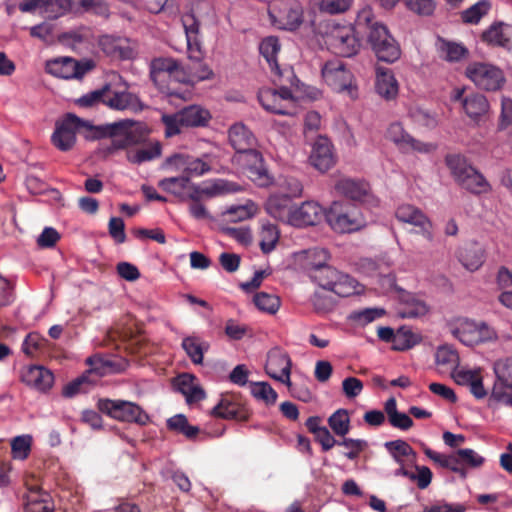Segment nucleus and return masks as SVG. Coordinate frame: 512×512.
<instances>
[{
    "instance_id": "3",
    "label": "nucleus",
    "mask_w": 512,
    "mask_h": 512,
    "mask_svg": "<svg viewBox=\"0 0 512 512\" xmlns=\"http://www.w3.org/2000/svg\"><path fill=\"white\" fill-rule=\"evenodd\" d=\"M456 183L470 193L479 195L491 191V185L485 177L459 154H450L445 158Z\"/></svg>"
},
{
    "instance_id": "17",
    "label": "nucleus",
    "mask_w": 512,
    "mask_h": 512,
    "mask_svg": "<svg viewBox=\"0 0 512 512\" xmlns=\"http://www.w3.org/2000/svg\"><path fill=\"white\" fill-rule=\"evenodd\" d=\"M224 182L217 181L209 186L205 187H191L188 192V198L191 200L188 210L190 215L196 220L208 219L209 213L206 207L201 203L203 197H214L221 194L224 191Z\"/></svg>"
},
{
    "instance_id": "18",
    "label": "nucleus",
    "mask_w": 512,
    "mask_h": 512,
    "mask_svg": "<svg viewBox=\"0 0 512 512\" xmlns=\"http://www.w3.org/2000/svg\"><path fill=\"white\" fill-rule=\"evenodd\" d=\"M237 161L243 164L248 177L257 185L267 186L270 183L271 179L265 168L263 156L255 147L237 155Z\"/></svg>"
},
{
    "instance_id": "26",
    "label": "nucleus",
    "mask_w": 512,
    "mask_h": 512,
    "mask_svg": "<svg viewBox=\"0 0 512 512\" xmlns=\"http://www.w3.org/2000/svg\"><path fill=\"white\" fill-rule=\"evenodd\" d=\"M376 92L386 100H393L398 95V82L391 69L377 66L376 67Z\"/></svg>"
},
{
    "instance_id": "45",
    "label": "nucleus",
    "mask_w": 512,
    "mask_h": 512,
    "mask_svg": "<svg viewBox=\"0 0 512 512\" xmlns=\"http://www.w3.org/2000/svg\"><path fill=\"white\" fill-rule=\"evenodd\" d=\"M72 7L71 0H42L40 14L47 19H57Z\"/></svg>"
},
{
    "instance_id": "54",
    "label": "nucleus",
    "mask_w": 512,
    "mask_h": 512,
    "mask_svg": "<svg viewBox=\"0 0 512 512\" xmlns=\"http://www.w3.org/2000/svg\"><path fill=\"white\" fill-rule=\"evenodd\" d=\"M428 312V307L424 301L410 297L403 303L399 313L403 318H417L424 316Z\"/></svg>"
},
{
    "instance_id": "33",
    "label": "nucleus",
    "mask_w": 512,
    "mask_h": 512,
    "mask_svg": "<svg viewBox=\"0 0 512 512\" xmlns=\"http://www.w3.org/2000/svg\"><path fill=\"white\" fill-rule=\"evenodd\" d=\"M294 206L291 205V199L281 194L269 197L266 203V211L273 218L280 221L291 222V216Z\"/></svg>"
},
{
    "instance_id": "51",
    "label": "nucleus",
    "mask_w": 512,
    "mask_h": 512,
    "mask_svg": "<svg viewBox=\"0 0 512 512\" xmlns=\"http://www.w3.org/2000/svg\"><path fill=\"white\" fill-rule=\"evenodd\" d=\"M440 51L443 58L449 62H458L465 58L468 50L462 44L441 40Z\"/></svg>"
},
{
    "instance_id": "23",
    "label": "nucleus",
    "mask_w": 512,
    "mask_h": 512,
    "mask_svg": "<svg viewBox=\"0 0 512 512\" xmlns=\"http://www.w3.org/2000/svg\"><path fill=\"white\" fill-rule=\"evenodd\" d=\"M310 163L320 172H326L335 163L332 144L326 137L319 136L315 141L310 157Z\"/></svg>"
},
{
    "instance_id": "11",
    "label": "nucleus",
    "mask_w": 512,
    "mask_h": 512,
    "mask_svg": "<svg viewBox=\"0 0 512 512\" xmlns=\"http://www.w3.org/2000/svg\"><path fill=\"white\" fill-rule=\"evenodd\" d=\"M94 67L95 63L91 59L78 61L71 57H63L48 61L46 70L55 77L68 80L82 79Z\"/></svg>"
},
{
    "instance_id": "43",
    "label": "nucleus",
    "mask_w": 512,
    "mask_h": 512,
    "mask_svg": "<svg viewBox=\"0 0 512 512\" xmlns=\"http://www.w3.org/2000/svg\"><path fill=\"white\" fill-rule=\"evenodd\" d=\"M96 384V378L89 377L85 372L79 377L67 383L62 389V395L72 398L80 393H85Z\"/></svg>"
},
{
    "instance_id": "34",
    "label": "nucleus",
    "mask_w": 512,
    "mask_h": 512,
    "mask_svg": "<svg viewBox=\"0 0 512 512\" xmlns=\"http://www.w3.org/2000/svg\"><path fill=\"white\" fill-rule=\"evenodd\" d=\"M24 511L54 512V505L48 493L39 489H32L25 498Z\"/></svg>"
},
{
    "instance_id": "46",
    "label": "nucleus",
    "mask_w": 512,
    "mask_h": 512,
    "mask_svg": "<svg viewBox=\"0 0 512 512\" xmlns=\"http://www.w3.org/2000/svg\"><path fill=\"white\" fill-rule=\"evenodd\" d=\"M384 447L389 452L393 460L399 465L404 464V457L412 456L415 458L416 456L413 448L402 439L385 442Z\"/></svg>"
},
{
    "instance_id": "25",
    "label": "nucleus",
    "mask_w": 512,
    "mask_h": 512,
    "mask_svg": "<svg viewBox=\"0 0 512 512\" xmlns=\"http://www.w3.org/2000/svg\"><path fill=\"white\" fill-rule=\"evenodd\" d=\"M228 138L237 155L244 151H249L252 147L256 146L254 134L243 123L232 125L228 131Z\"/></svg>"
},
{
    "instance_id": "1",
    "label": "nucleus",
    "mask_w": 512,
    "mask_h": 512,
    "mask_svg": "<svg viewBox=\"0 0 512 512\" xmlns=\"http://www.w3.org/2000/svg\"><path fill=\"white\" fill-rule=\"evenodd\" d=\"M82 128L91 132L90 137L92 139H110L109 143L100 144L99 152L104 157L140 143L143 138L136 128V122L130 119L94 126L75 114L67 113L61 120L56 122L51 141L59 150L69 151L76 142V133Z\"/></svg>"
},
{
    "instance_id": "37",
    "label": "nucleus",
    "mask_w": 512,
    "mask_h": 512,
    "mask_svg": "<svg viewBox=\"0 0 512 512\" xmlns=\"http://www.w3.org/2000/svg\"><path fill=\"white\" fill-rule=\"evenodd\" d=\"M435 362L437 366L452 373L459 367L460 357L453 346L445 344L437 348L435 353Z\"/></svg>"
},
{
    "instance_id": "36",
    "label": "nucleus",
    "mask_w": 512,
    "mask_h": 512,
    "mask_svg": "<svg viewBox=\"0 0 512 512\" xmlns=\"http://www.w3.org/2000/svg\"><path fill=\"white\" fill-rule=\"evenodd\" d=\"M159 187L164 191L179 197L181 200H185L188 198L190 188L198 186L191 184L187 176H180L160 180Z\"/></svg>"
},
{
    "instance_id": "22",
    "label": "nucleus",
    "mask_w": 512,
    "mask_h": 512,
    "mask_svg": "<svg viewBox=\"0 0 512 512\" xmlns=\"http://www.w3.org/2000/svg\"><path fill=\"white\" fill-rule=\"evenodd\" d=\"M182 23L186 35L187 53L190 60H200L204 57L202 43L199 39L200 23L193 14H185Z\"/></svg>"
},
{
    "instance_id": "9",
    "label": "nucleus",
    "mask_w": 512,
    "mask_h": 512,
    "mask_svg": "<svg viewBox=\"0 0 512 512\" xmlns=\"http://www.w3.org/2000/svg\"><path fill=\"white\" fill-rule=\"evenodd\" d=\"M310 278L323 289L329 290L340 297H349L357 293L358 282L329 265L314 270Z\"/></svg>"
},
{
    "instance_id": "47",
    "label": "nucleus",
    "mask_w": 512,
    "mask_h": 512,
    "mask_svg": "<svg viewBox=\"0 0 512 512\" xmlns=\"http://www.w3.org/2000/svg\"><path fill=\"white\" fill-rule=\"evenodd\" d=\"M328 425L335 435L340 437L347 435L351 429L348 411L343 408L336 410L328 418Z\"/></svg>"
},
{
    "instance_id": "64",
    "label": "nucleus",
    "mask_w": 512,
    "mask_h": 512,
    "mask_svg": "<svg viewBox=\"0 0 512 512\" xmlns=\"http://www.w3.org/2000/svg\"><path fill=\"white\" fill-rule=\"evenodd\" d=\"M31 437L30 436H17L11 442V449L14 457L25 459L31 449Z\"/></svg>"
},
{
    "instance_id": "29",
    "label": "nucleus",
    "mask_w": 512,
    "mask_h": 512,
    "mask_svg": "<svg viewBox=\"0 0 512 512\" xmlns=\"http://www.w3.org/2000/svg\"><path fill=\"white\" fill-rule=\"evenodd\" d=\"M86 364L90 367L85 371L86 374H89V377L96 378V383L100 379V377L112 373V372H120L124 370L126 364L121 362H116L113 360H105L100 356H91L86 359Z\"/></svg>"
},
{
    "instance_id": "58",
    "label": "nucleus",
    "mask_w": 512,
    "mask_h": 512,
    "mask_svg": "<svg viewBox=\"0 0 512 512\" xmlns=\"http://www.w3.org/2000/svg\"><path fill=\"white\" fill-rule=\"evenodd\" d=\"M279 187L281 190L280 194L290 199L301 196L303 191L302 183L292 176L283 177L280 180Z\"/></svg>"
},
{
    "instance_id": "60",
    "label": "nucleus",
    "mask_w": 512,
    "mask_h": 512,
    "mask_svg": "<svg viewBox=\"0 0 512 512\" xmlns=\"http://www.w3.org/2000/svg\"><path fill=\"white\" fill-rule=\"evenodd\" d=\"M476 333L475 345L498 340L497 331L486 322H477Z\"/></svg>"
},
{
    "instance_id": "31",
    "label": "nucleus",
    "mask_w": 512,
    "mask_h": 512,
    "mask_svg": "<svg viewBox=\"0 0 512 512\" xmlns=\"http://www.w3.org/2000/svg\"><path fill=\"white\" fill-rule=\"evenodd\" d=\"M335 189L339 194L353 201H364L369 192V185L364 181L343 178L335 184Z\"/></svg>"
},
{
    "instance_id": "27",
    "label": "nucleus",
    "mask_w": 512,
    "mask_h": 512,
    "mask_svg": "<svg viewBox=\"0 0 512 512\" xmlns=\"http://www.w3.org/2000/svg\"><path fill=\"white\" fill-rule=\"evenodd\" d=\"M477 322L464 317H458L448 322L450 333L467 346L475 345Z\"/></svg>"
},
{
    "instance_id": "44",
    "label": "nucleus",
    "mask_w": 512,
    "mask_h": 512,
    "mask_svg": "<svg viewBox=\"0 0 512 512\" xmlns=\"http://www.w3.org/2000/svg\"><path fill=\"white\" fill-rule=\"evenodd\" d=\"M259 237L261 251L264 254H268L275 249L276 244L279 241L280 233L275 224L266 222L261 226Z\"/></svg>"
},
{
    "instance_id": "62",
    "label": "nucleus",
    "mask_w": 512,
    "mask_h": 512,
    "mask_svg": "<svg viewBox=\"0 0 512 512\" xmlns=\"http://www.w3.org/2000/svg\"><path fill=\"white\" fill-rule=\"evenodd\" d=\"M353 0H319L321 11L329 14H339L347 11Z\"/></svg>"
},
{
    "instance_id": "2",
    "label": "nucleus",
    "mask_w": 512,
    "mask_h": 512,
    "mask_svg": "<svg viewBox=\"0 0 512 512\" xmlns=\"http://www.w3.org/2000/svg\"><path fill=\"white\" fill-rule=\"evenodd\" d=\"M356 29L358 33L366 36L367 43L378 60L393 63L400 58L399 44L389 33L387 27L375 20L371 8L366 7L358 12Z\"/></svg>"
},
{
    "instance_id": "7",
    "label": "nucleus",
    "mask_w": 512,
    "mask_h": 512,
    "mask_svg": "<svg viewBox=\"0 0 512 512\" xmlns=\"http://www.w3.org/2000/svg\"><path fill=\"white\" fill-rule=\"evenodd\" d=\"M282 78V83L274 76L273 82L279 85V89L262 88L258 92V100L261 106L268 112L278 115H293L295 111V101L291 90L284 84L289 82Z\"/></svg>"
},
{
    "instance_id": "16",
    "label": "nucleus",
    "mask_w": 512,
    "mask_h": 512,
    "mask_svg": "<svg viewBox=\"0 0 512 512\" xmlns=\"http://www.w3.org/2000/svg\"><path fill=\"white\" fill-rule=\"evenodd\" d=\"M292 362L289 355L280 348H273L267 354L265 364L266 373L274 380H277L289 388Z\"/></svg>"
},
{
    "instance_id": "50",
    "label": "nucleus",
    "mask_w": 512,
    "mask_h": 512,
    "mask_svg": "<svg viewBox=\"0 0 512 512\" xmlns=\"http://www.w3.org/2000/svg\"><path fill=\"white\" fill-rule=\"evenodd\" d=\"M491 4L488 0H480L461 12L462 22L465 24H478L483 16L488 14Z\"/></svg>"
},
{
    "instance_id": "32",
    "label": "nucleus",
    "mask_w": 512,
    "mask_h": 512,
    "mask_svg": "<svg viewBox=\"0 0 512 512\" xmlns=\"http://www.w3.org/2000/svg\"><path fill=\"white\" fill-rule=\"evenodd\" d=\"M512 27L502 22L493 23L481 34V40L491 46L507 48L510 41L509 34Z\"/></svg>"
},
{
    "instance_id": "19",
    "label": "nucleus",
    "mask_w": 512,
    "mask_h": 512,
    "mask_svg": "<svg viewBox=\"0 0 512 512\" xmlns=\"http://www.w3.org/2000/svg\"><path fill=\"white\" fill-rule=\"evenodd\" d=\"M494 371L496 381L490 395V401L512 407V371L510 366L497 363Z\"/></svg>"
},
{
    "instance_id": "28",
    "label": "nucleus",
    "mask_w": 512,
    "mask_h": 512,
    "mask_svg": "<svg viewBox=\"0 0 512 512\" xmlns=\"http://www.w3.org/2000/svg\"><path fill=\"white\" fill-rule=\"evenodd\" d=\"M23 381L39 391H48L54 383L53 373L43 366H31L24 374Z\"/></svg>"
},
{
    "instance_id": "52",
    "label": "nucleus",
    "mask_w": 512,
    "mask_h": 512,
    "mask_svg": "<svg viewBox=\"0 0 512 512\" xmlns=\"http://www.w3.org/2000/svg\"><path fill=\"white\" fill-rule=\"evenodd\" d=\"M253 301L259 310L269 314H275L281 305V301L278 296L266 292H259L255 294Z\"/></svg>"
},
{
    "instance_id": "42",
    "label": "nucleus",
    "mask_w": 512,
    "mask_h": 512,
    "mask_svg": "<svg viewBox=\"0 0 512 512\" xmlns=\"http://www.w3.org/2000/svg\"><path fill=\"white\" fill-rule=\"evenodd\" d=\"M305 255L304 268L309 276H311L314 270L325 267L330 259L329 251L320 247H314L305 251Z\"/></svg>"
},
{
    "instance_id": "39",
    "label": "nucleus",
    "mask_w": 512,
    "mask_h": 512,
    "mask_svg": "<svg viewBox=\"0 0 512 512\" xmlns=\"http://www.w3.org/2000/svg\"><path fill=\"white\" fill-rule=\"evenodd\" d=\"M170 431L184 435L187 439H195L200 432L198 426L190 425L184 414H176L170 417L166 422Z\"/></svg>"
},
{
    "instance_id": "15",
    "label": "nucleus",
    "mask_w": 512,
    "mask_h": 512,
    "mask_svg": "<svg viewBox=\"0 0 512 512\" xmlns=\"http://www.w3.org/2000/svg\"><path fill=\"white\" fill-rule=\"evenodd\" d=\"M387 138L403 152L415 151L419 153H430L436 150V145L415 139L407 133L403 126L398 122L392 123L389 126L387 130Z\"/></svg>"
},
{
    "instance_id": "55",
    "label": "nucleus",
    "mask_w": 512,
    "mask_h": 512,
    "mask_svg": "<svg viewBox=\"0 0 512 512\" xmlns=\"http://www.w3.org/2000/svg\"><path fill=\"white\" fill-rule=\"evenodd\" d=\"M251 393L267 405L275 404L278 397L277 392L266 382L254 383L251 387Z\"/></svg>"
},
{
    "instance_id": "48",
    "label": "nucleus",
    "mask_w": 512,
    "mask_h": 512,
    "mask_svg": "<svg viewBox=\"0 0 512 512\" xmlns=\"http://www.w3.org/2000/svg\"><path fill=\"white\" fill-rule=\"evenodd\" d=\"M420 341V335L413 333L409 328L401 327L396 331L392 349L395 351H406L417 345Z\"/></svg>"
},
{
    "instance_id": "59",
    "label": "nucleus",
    "mask_w": 512,
    "mask_h": 512,
    "mask_svg": "<svg viewBox=\"0 0 512 512\" xmlns=\"http://www.w3.org/2000/svg\"><path fill=\"white\" fill-rule=\"evenodd\" d=\"M72 6L79 5L87 12H93L100 16L109 15V6L105 0H71Z\"/></svg>"
},
{
    "instance_id": "57",
    "label": "nucleus",
    "mask_w": 512,
    "mask_h": 512,
    "mask_svg": "<svg viewBox=\"0 0 512 512\" xmlns=\"http://www.w3.org/2000/svg\"><path fill=\"white\" fill-rule=\"evenodd\" d=\"M253 205L230 206L223 212V217L229 222H241L253 216Z\"/></svg>"
},
{
    "instance_id": "5",
    "label": "nucleus",
    "mask_w": 512,
    "mask_h": 512,
    "mask_svg": "<svg viewBox=\"0 0 512 512\" xmlns=\"http://www.w3.org/2000/svg\"><path fill=\"white\" fill-rule=\"evenodd\" d=\"M356 24L340 25L332 23L327 25L324 42L329 51L340 57H352L361 47Z\"/></svg>"
},
{
    "instance_id": "10",
    "label": "nucleus",
    "mask_w": 512,
    "mask_h": 512,
    "mask_svg": "<svg viewBox=\"0 0 512 512\" xmlns=\"http://www.w3.org/2000/svg\"><path fill=\"white\" fill-rule=\"evenodd\" d=\"M465 75L479 89L485 91H498L506 82L502 69L486 62L470 63L466 67Z\"/></svg>"
},
{
    "instance_id": "49",
    "label": "nucleus",
    "mask_w": 512,
    "mask_h": 512,
    "mask_svg": "<svg viewBox=\"0 0 512 512\" xmlns=\"http://www.w3.org/2000/svg\"><path fill=\"white\" fill-rule=\"evenodd\" d=\"M459 260L467 270L476 271L484 263V254L480 248L472 246L460 252Z\"/></svg>"
},
{
    "instance_id": "14",
    "label": "nucleus",
    "mask_w": 512,
    "mask_h": 512,
    "mask_svg": "<svg viewBox=\"0 0 512 512\" xmlns=\"http://www.w3.org/2000/svg\"><path fill=\"white\" fill-rule=\"evenodd\" d=\"M251 410L235 394L222 395L219 403L212 409V415L227 420L246 422L251 417Z\"/></svg>"
},
{
    "instance_id": "6",
    "label": "nucleus",
    "mask_w": 512,
    "mask_h": 512,
    "mask_svg": "<svg viewBox=\"0 0 512 512\" xmlns=\"http://www.w3.org/2000/svg\"><path fill=\"white\" fill-rule=\"evenodd\" d=\"M325 218L337 233H352L366 225V219L360 208L348 202H333L325 213Z\"/></svg>"
},
{
    "instance_id": "12",
    "label": "nucleus",
    "mask_w": 512,
    "mask_h": 512,
    "mask_svg": "<svg viewBox=\"0 0 512 512\" xmlns=\"http://www.w3.org/2000/svg\"><path fill=\"white\" fill-rule=\"evenodd\" d=\"M322 76L334 91H347L351 97H355L356 88L353 86L352 73L341 61H329L322 68Z\"/></svg>"
},
{
    "instance_id": "63",
    "label": "nucleus",
    "mask_w": 512,
    "mask_h": 512,
    "mask_svg": "<svg viewBox=\"0 0 512 512\" xmlns=\"http://www.w3.org/2000/svg\"><path fill=\"white\" fill-rule=\"evenodd\" d=\"M106 90H107V88H105V86H103L101 89L91 91V92L83 95L82 97H80L76 101V103L80 107H93V106H97L100 103L105 104Z\"/></svg>"
},
{
    "instance_id": "13",
    "label": "nucleus",
    "mask_w": 512,
    "mask_h": 512,
    "mask_svg": "<svg viewBox=\"0 0 512 512\" xmlns=\"http://www.w3.org/2000/svg\"><path fill=\"white\" fill-rule=\"evenodd\" d=\"M150 78L159 89H164V84L169 78H174L179 82L189 81L178 61L165 57L155 58L151 61Z\"/></svg>"
},
{
    "instance_id": "30",
    "label": "nucleus",
    "mask_w": 512,
    "mask_h": 512,
    "mask_svg": "<svg viewBox=\"0 0 512 512\" xmlns=\"http://www.w3.org/2000/svg\"><path fill=\"white\" fill-rule=\"evenodd\" d=\"M99 46L106 55L119 59H129L133 54L132 49L127 45L126 39L120 37L101 36Z\"/></svg>"
},
{
    "instance_id": "20",
    "label": "nucleus",
    "mask_w": 512,
    "mask_h": 512,
    "mask_svg": "<svg viewBox=\"0 0 512 512\" xmlns=\"http://www.w3.org/2000/svg\"><path fill=\"white\" fill-rule=\"evenodd\" d=\"M280 49L281 45L278 38L275 36L264 38L259 45V52L269 65L273 76L277 77L279 82L282 83V78H287V80H289L294 77V73L290 67L281 68L279 66L277 55L279 54Z\"/></svg>"
},
{
    "instance_id": "24",
    "label": "nucleus",
    "mask_w": 512,
    "mask_h": 512,
    "mask_svg": "<svg viewBox=\"0 0 512 512\" xmlns=\"http://www.w3.org/2000/svg\"><path fill=\"white\" fill-rule=\"evenodd\" d=\"M325 215L322 207L314 201H305L295 206L290 224L296 227L316 225Z\"/></svg>"
},
{
    "instance_id": "21",
    "label": "nucleus",
    "mask_w": 512,
    "mask_h": 512,
    "mask_svg": "<svg viewBox=\"0 0 512 512\" xmlns=\"http://www.w3.org/2000/svg\"><path fill=\"white\" fill-rule=\"evenodd\" d=\"M395 215L399 221L418 227V232L428 241L433 240V233L431 231L432 224L426 215L417 207L410 204L400 205Z\"/></svg>"
},
{
    "instance_id": "8",
    "label": "nucleus",
    "mask_w": 512,
    "mask_h": 512,
    "mask_svg": "<svg viewBox=\"0 0 512 512\" xmlns=\"http://www.w3.org/2000/svg\"><path fill=\"white\" fill-rule=\"evenodd\" d=\"M97 408L109 417L127 423L145 426L149 423V415L136 403L125 400L99 399Z\"/></svg>"
},
{
    "instance_id": "38",
    "label": "nucleus",
    "mask_w": 512,
    "mask_h": 512,
    "mask_svg": "<svg viewBox=\"0 0 512 512\" xmlns=\"http://www.w3.org/2000/svg\"><path fill=\"white\" fill-rule=\"evenodd\" d=\"M149 143L137 149L128 150L126 154L127 160L133 164H141L158 158L161 155L160 143Z\"/></svg>"
},
{
    "instance_id": "61",
    "label": "nucleus",
    "mask_w": 512,
    "mask_h": 512,
    "mask_svg": "<svg viewBox=\"0 0 512 512\" xmlns=\"http://www.w3.org/2000/svg\"><path fill=\"white\" fill-rule=\"evenodd\" d=\"M339 446H344L349 449L345 456L349 460H355L359 454L367 447V442L363 439L344 438L338 442Z\"/></svg>"
},
{
    "instance_id": "40",
    "label": "nucleus",
    "mask_w": 512,
    "mask_h": 512,
    "mask_svg": "<svg viewBox=\"0 0 512 512\" xmlns=\"http://www.w3.org/2000/svg\"><path fill=\"white\" fill-rule=\"evenodd\" d=\"M462 105L466 114L472 119H477L478 117L484 115L489 108L486 97L479 93H473L466 96L463 99Z\"/></svg>"
},
{
    "instance_id": "56",
    "label": "nucleus",
    "mask_w": 512,
    "mask_h": 512,
    "mask_svg": "<svg viewBox=\"0 0 512 512\" xmlns=\"http://www.w3.org/2000/svg\"><path fill=\"white\" fill-rule=\"evenodd\" d=\"M384 314L385 310L382 308H365L353 311L350 314L349 319L360 325H366L382 317Z\"/></svg>"
},
{
    "instance_id": "53",
    "label": "nucleus",
    "mask_w": 512,
    "mask_h": 512,
    "mask_svg": "<svg viewBox=\"0 0 512 512\" xmlns=\"http://www.w3.org/2000/svg\"><path fill=\"white\" fill-rule=\"evenodd\" d=\"M182 348L194 364L203 362L204 348L199 338L194 336L185 337L182 341Z\"/></svg>"
},
{
    "instance_id": "35",
    "label": "nucleus",
    "mask_w": 512,
    "mask_h": 512,
    "mask_svg": "<svg viewBox=\"0 0 512 512\" xmlns=\"http://www.w3.org/2000/svg\"><path fill=\"white\" fill-rule=\"evenodd\" d=\"M107 88L105 94V104L114 110H126L133 107L137 102V97L127 91H114L109 85H105Z\"/></svg>"
},
{
    "instance_id": "41",
    "label": "nucleus",
    "mask_w": 512,
    "mask_h": 512,
    "mask_svg": "<svg viewBox=\"0 0 512 512\" xmlns=\"http://www.w3.org/2000/svg\"><path fill=\"white\" fill-rule=\"evenodd\" d=\"M303 11L298 2H291L285 5L280 12L282 28L286 30H294L302 23Z\"/></svg>"
},
{
    "instance_id": "4",
    "label": "nucleus",
    "mask_w": 512,
    "mask_h": 512,
    "mask_svg": "<svg viewBox=\"0 0 512 512\" xmlns=\"http://www.w3.org/2000/svg\"><path fill=\"white\" fill-rule=\"evenodd\" d=\"M211 119L209 110L200 105H188L172 114H163L161 122L165 126V136L173 137L184 128L205 127Z\"/></svg>"
}]
</instances>
